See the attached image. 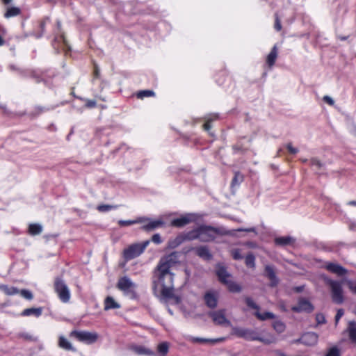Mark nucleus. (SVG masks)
<instances>
[{"mask_svg":"<svg viewBox=\"0 0 356 356\" xmlns=\"http://www.w3.org/2000/svg\"><path fill=\"white\" fill-rule=\"evenodd\" d=\"M178 260L177 252L161 259L153 279V290L156 296L163 298L173 297L174 274L170 271V268L178 262Z\"/></svg>","mask_w":356,"mask_h":356,"instance_id":"obj_1","label":"nucleus"},{"mask_svg":"<svg viewBox=\"0 0 356 356\" xmlns=\"http://www.w3.org/2000/svg\"><path fill=\"white\" fill-rule=\"evenodd\" d=\"M216 229L211 226H200L186 233L188 240L199 239L203 242H209L215 239L218 234Z\"/></svg>","mask_w":356,"mask_h":356,"instance_id":"obj_2","label":"nucleus"},{"mask_svg":"<svg viewBox=\"0 0 356 356\" xmlns=\"http://www.w3.org/2000/svg\"><path fill=\"white\" fill-rule=\"evenodd\" d=\"M117 287L129 298L135 299L137 298V285L129 277L124 276L120 278Z\"/></svg>","mask_w":356,"mask_h":356,"instance_id":"obj_3","label":"nucleus"},{"mask_svg":"<svg viewBox=\"0 0 356 356\" xmlns=\"http://www.w3.org/2000/svg\"><path fill=\"white\" fill-rule=\"evenodd\" d=\"M216 274L219 280L225 284L231 292H240L241 286L231 280V275L229 274L223 266H218L216 269Z\"/></svg>","mask_w":356,"mask_h":356,"instance_id":"obj_4","label":"nucleus"},{"mask_svg":"<svg viewBox=\"0 0 356 356\" xmlns=\"http://www.w3.org/2000/svg\"><path fill=\"white\" fill-rule=\"evenodd\" d=\"M54 290L60 300L63 303H67L71 298L69 287L60 277H56L54 281Z\"/></svg>","mask_w":356,"mask_h":356,"instance_id":"obj_5","label":"nucleus"},{"mask_svg":"<svg viewBox=\"0 0 356 356\" xmlns=\"http://www.w3.org/2000/svg\"><path fill=\"white\" fill-rule=\"evenodd\" d=\"M149 243V241H145L141 243H134L129 245L124 250L123 256L124 259L128 261L138 257L144 252Z\"/></svg>","mask_w":356,"mask_h":356,"instance_id":"obj_6","label":"nucleus"},{"mask_svg":"<svg viewBox=\"0 0 356 356\" xmlns=\"http://www.w3.org/2000/svg\"><path fill=\"white\" fill-rule=\"evenodd\" d=\"M327 283L330 287L333 302L341 304L343 302L342 283L332 280H327Z\"/></svg>","mask_w":356,"mask_h":356,"instance_id":"obj_7","label":"nucleus"},{"mask_svg":"<svg viewBox=\"0 0 356 356\" xmlns=\"http://www.w3.org/2000/svg\"><path fill=\"white\" fill-rule=\"evenodd\" d=\"M71 337H74L79 341L85 343L91 344L95 343L98 339V334L87 331H72L70 333Z\"/></svg>","mask_w":356,"mask_h":356,"instance_id":"obj_8","label":"nucleus"},{"mask_svg":"<svg viewBox=\"0 0 356 356\" xmlns=\"http://www.w3.org/2000/svg\"><path fill=\"white\" fill-rule=\"evenodd\" d=\"M225 309H219L211 312L209 316L211 318L213 322L217 325L225 327H230L232 323L229 319L227 318Z\"/></svg>","mask_w":356,"mask_h":356,"instance_id":"obj_9","label":"nucleus"},{"mask_svg":"<svg viewBox=\"0 0 356 356\" xmlns=\"http://www.w3.org/2000/svg\"><path fill=\"white\" fill-rule=\"evenodd\" d=\"M232 334L248 341H255L257 332L253 330L234 327L232 328Z\"/></svg>","mask_w":356,"mask_h":356,"instance_id":"obj_10","label":"nucleus"},{"mask_svg":"<svg viewBox=\"0 0 356 356\" xmlns=\"http://www.w3.org/2000/svg\"><path fill=\"white\" fill-rule=\"evenodd\" d=\"M197 220V216L194 213H188L174 219L171 225L174 227H181Z\"/></svg>","mask_w":356,"mask_h":356,"instance_id":"obj_11","label":"nucleus"},{"mask_svg":"<svg viewBox=\"0 0 356 356\" xmlns=\"http://www.w3.org/2000/svg\"><path fill=\"white\" fill-rule=\"evenodd\" d=\"M187 339L193 343H202V344L213 345L217 343L223 341L225 340V338L220 337V338L211 339V338H202V337H195L189 336V337H188Z\"/></svg>","mask_w":356,"mask_h":356,"instance_id":"obj_12","label":"nucleus"},{"mask_svg":"<svg viewBox=\"0 0 356 356\" xmlns=\"http://www.w3.org/2000/svg\"><path fill=\"white\" fill-rule=\"evenodd\" d=\"M292 310L296 312H311L314 309V307L306 299L302 298L300 299L298 305L292 307Z\"/></svg>","mask_w":356,"mask_h":356,"instance_id":"obj_13","label":"nucleus"},{"mask_svg":"<svg viewBox=\"0 0 356 356\" xmlns=\"http://www.w3.org/2000/svg\"><path fill=\"white\" fill-rule=\"evenodd\" d=\"M318 337L314 332H306L300 338V341L302 343L306 346H314L316 344L318 341Z\"/></svg>","mask_w":356,"mask_h":356,"instance_id":"obj_14","label":"nucleus"},{"mask_svg":"<svg viewBox=\"0 0 356 356\" xmlns=\"http://www.w3.org/2000/svg\"><path fill=\"white\" fill-rule=\"evenodd\" d=\"M145 219V222L147 223L142 227V229L144 230H153L164 225V222L161 219L151 220L146 218Z\"/></svg>","mask_w":356,"mask_h":356,"instance_id":"obj_15","label":"nucleus"},{"mask_svg":"<svg viewBox=\"0 0 356 356\" xmlns=\"http://www.w3.org/2000/svg\"><path fill=\"white\" fill-rule=\"evenodd\" d=\"M218 295L216 291H208L204 295V301L206 305L210 308H214L217 306Z\"/></svg>","mask_w":356,"mask_h":356,"instance_id":"obj_16","label":"nucleus"},{"mask_svg":"<svg viewBox=\"0 0 356 356\" xmlns=\"http://www.w3.org/2000/svg\"><path fill=\"white\" fill-rule=\"evenodd\" d=\"M326 268L337 275H343L346 273L347 270L341 266L335 263H329L326 265Z\"/></svg>","mask_w":356,"mask_h":356,"instance_id":"obj_17","label":"nucleus"},{"mask_svg":"<svg viewBox=\"0 0 356 356\" xmlns=\"http://www.w3.org/2000/svg\"><path fill=\"white\" fill-rule=\"evenodd\" d=\"M185 240H188L186 238V234L185 235H179L176 236L175 238L170 239L168 241V246L170 249H174L179 246Z\"/></svg>","mask_w":356,"mask_h":356,"instance_id":"obj_18","label":"nucleus"},{"mask_svg":"<svg viewBox=\"0 0 356 356\" xmlns=\"http://www.w3.org/2000/svg\"><path fill=\"white\" fill-rule=\"evenodd\" d=\"M195 251L200 257L205 260L211 259V254L206 246L198 247L195 248Z\"/></svg>","mask_w":356,"mask_h":356,"instance_id":"obj_19","label":"nucleus"},{"mask_svg":"<svg viewBox=\"0 0 356 356\" xmlns=\"http://www.w3.org/2000/svg\"><path fill=\"white\" fill-rule=\"evenodd\" d=\"M347 332L351 341L356 344V323L355 321L348 323Z\"/></svg>","mask_w":356,"mask_h":356,"instance_id":"obj_20","label":"nucleus"},{"mask_svg":"<svg viewBox=\"0 0 356 356\" xmlns=\"http://www.w3.org/2000/svg\"><path fill=\"white\" fill-rule=\"evenodd\" d=\"M277 57V48L275 45L266 58V63L271 67L275 63Z\"/></svg>","mask_w":356,"mask_h":356,"instance_id":"obj_21","label":"nucleus"},{"mask_svg":"<svg viewBox=\"0 0 356 356\" xmlns=\"http://www.w3.org/2000/svg\"><path fill=\"white\" fill-rule=\"evenodd\" d=\"M58 346L60 348L67 350H74L72 343L63 336L59 337Z\"/></svg>","mask_w":356,"mask_h":356,"instance_id":"obj_22","label":"nucleus"},{"mask_svg":"<svg viewBox=\"0 0 356 356\" xmlns=\"http://www.w3.org/2000/svg\"><path fill=\"white\" fill-rule=\"evenodd\" d=\"M256 337L257 339L255 341H261L264 344H270L276 341L275 337L268 334L264 336H259V334L257 333Z\"/></svg>","mask_w":356,"mask_h":356,"instance_id":"obj_23","label":"nucleus"},{"mask_svg":"<svg viewBox=\"0 0 356 356\" xmlns=\"http://www.w3.org/2000/svg\"><path fill=\"white\" fill-rule=\"evenodd\" d=\"M42 312V308H40V307L28 308V309H24L22 312V315L25 316L33 315L36 317H39L40 316H41Z\"/></svg>","mask_w":356,"mask_h":356,"instance_id":"obj_24","label":"nucleus"},{"mask_svg":"<svg viewBox=\"0 0 356 356\" xmlns=\"http://www.w3.org/2000/svg\"><path fill=\"white\" fill-rule=\"evenodd\" d=\"M0 290H1L5 294L8 296H13L18 294L19 290L14 286H9L8 285L1 284L0 285Z\"/></svg>","mask_w":356,"mask_h":356,"instance_id":"obj_25","label":"nucleus"},{"mask_svg":"<svg viewBox=\"0 0 356 356\" xmlns=\"http://www.w3.org/2000/svg\"><path fill=\"white\" fill-rule=\"evenodd\" d=\"M266 273L268 277L271 281V285L275 286L277 284V279L272 266H267L266 267Z\"/></svg>","mask_w":356,"mask_h":356,"instance_id":"obj_26","label":"nucleus"},{"mask_svg":"<svg viewBox=\"0 0 356 356\" xmlns=\"http://www.w3.org/2000/svg\"><path fill=\"white\" fill-rule=\"evenodd\" d=\"M42 232V226L40 224L33 223L29 226V233L32 236L40 234Z\"/></svg>","mask_w":356,"mask_h":356,"instance_id":"obj_27","label":"nucleus"},{"mask_svg":"<svg viewBox=\"0 0 356 356\" xmlns=\"http://www.w3.org/2000/svg\"><path fill=\"white\" fill-rule=\"evenodd\" d=\"M145 218L140 217V218H138L136 220H120L118 221V224L120 226H122V227L129 226V225L137 224V223H145Z\"/></svg>","mask_w":356,"mask_h":356,"instance_id":"obj_28","label":"nucleus"},{"mask_svg":"<svg viewBox=\"0 0 356 356\" xmlns=\"http://www.w3.org/2000/svg\"><path fill=\"white\" fill-rule=\"evenodd\" d=\"M134 350L138 355H154V353L153 351L143 346L134 347Z\"/></svg>","mask_w":356,"mask_h":356,"instance_id":"obj_29","label":"nucleus"},{"mask_svg":"<svg viewBox=\"0 0 356 356\" xmlns=\"http://www.w3.org/2000/svg\"><path fill=\"white\" fill-rule=\"evenodd\" d=\"M120 307V305L117 303L111 297H107L105 300L104 308L106 310L111 309H117Z\"/></svg>","mask_w":356,"mask_h":356,"instance_id":"obj_30","label":"nucleus"},{"mask_svg":"<svg viewBox=\"0 0 356 356\" xmlns=\"http://www.w3.org/2000/svg\"><path fill=\"white\" fill-rule=\"evenodd\" d=\"M292 241L293 238L290 236L277 237L275 239V243L280 245H286L290 244Z\"/></svg>","mask_w":356,"mask_h":356,"instance_id":"obj_31","label":"nucleus"},{"mask_svg":"<svg viewBox=\"0 0 356 356\" xmlns=\"http://www.w3.org/2000/svg\"><path fill=\"white\" fill-rule=\"evenodd\" d=\"M169 346L166 342L161 343L157 346V352L159 356H165L168 352Z\"/></svg>","mask_w":356,"mask_h":356,"instance_id":"obj_32","label":"nucleus"},{"mask_svg":"<svg viewBox=\"0 0 356 356\" xmlns=\"http://www.w3.org/2000/svg\"><path fill=\"white\" fill-rule=\"evenodd\" d=\"M256 316L260 320L264 321L266 319H272L275 317L272 312H264L263 314L259 313L258 311L255 312Z\"/></svg>","mask_w":356,"mask_h":356,"instance_id":"obj_33","label":"nucleus"},{"mask_svg":"<svg viewBox=\"0 0 356 356\" xmlns=\"http://www.w3.org/2000/svg\"><path fill=\"white\" fill-rule=\"evenodd\" d=\"M19 14V9L16 7H12L7 10L6 13H5L4 16L6 18H9L11 17L16 16Z\"/></svg>","mask_w":356,"mask_h":356,"instance_id":"obj_34","label":"nucleus"},{"mask_svg":"<svg viewBox=\"0 0 356 356\" xmlns=\"http://www.w3.org/2000/svg\"><path fill=\"white\" fill-rule=\"evenodd\" d=\"M117 208H118V206L110 205V204H101L97 207V210L99 212H108L111 210L115 209Z\"/></svg>","mask_w":356,"mask_h":356,"instance_id":"obj_35","label":"nucleus"},{"mask_svg":"<svg viewBox=\"0 0 356 356\" xmlns=\"http://www.w3.org/2000/svg\"><path fill=\"white\" fill-rule=\"evenodd\" d=\"M273 326L275 330L278 333H282L285 330V325L280 321H275Z\"/></svg>","mask_w":356,"mask_h":356,"instance_id":"obj_36","label":"nucleus"},{"mask_svg":"<svg viewBox=\"0 0 356 356\" xmlns=\"http://www.w3.org/2000/svg\"><path fill=\"white\" fill-rule=\"evenodd\" d=\"M218 118L217 115L216 114H213V115H211L209 117H208L206 120V122L204 124V129L206 130V131H209L210 129H211V122L213 120H215Z\"/></svg>","mask_w":356,"mask_h":356,"instance_id":"obj_37","label":"nucleus"},{"mask_svg":"<svg viewBox=\"0 0 356 356\" xmlns=\"http://www.w3.org/2000/svg\"><path fill=\"white\" fill-rule=\"evenodd\" d=\"M154 95V92L152 90H147L140 91L137 94V97L140 99H143L144 97H152Z\"/></svg>","mask_w":356,"mask_h":356,"instance_id":"obj_38","label":"nucleus"},{"mask_svg":"<svg viewBox=\"0 0 356 356\" xmlns=\"http://www.w3.org/2000/svg\"><path fill=\"white\" fill-rule=\"evenodd\" d=\"M255 258L252 254H248L245 257V264L247 266L253 268L254 266Z\"/></svg>","mask_w":356,"mask_h":356,"instance_id":"obj_39","label":"nucleus"},{"mask_svg":"<svg viewBox=\"0 0 356 356\" xmlns=\"http://www.w3.org/2000/svg\"><path fill=\"white\" fill-rule=\"evenodd\" d=\"M19 293L26 300H32L33 298L32 293L27 289H22L19 291Z\"/></svg>","mask_w":356,"mask_h":356,"instance_id":"obj_40","label":"nucleus"},{"mask_svg":"<svg viewBox=\"0 0 356 356\" xmlns=\"http://www.w3.org/2000/svg\"><path fill=\"white\" fill-rule=\"evenodd\" d=\"M325 356H340L339 350L336 347L330 348Z\"/></svg>","mask_w":356,"mask_h":356,"instance_id":"obj_41","label":"nucleus"},{"mask_svg":"<svg viewBox=\"0 0 356 356\" xmlns=\"http://www.w3.org/2000/svg\"><path fill=\"white\" fill-rule=\"evenodd\" d=\"M346 284L350 291L356 294V281L347 280Z\"/></svg>","mask_w":356,"mask_h":356,"instance_id":"obj_42","label":"nucleus"},{"mask_svg":"<svg viewBox=\"0 0 356 356\" xmlns=\"http://www.w3.org/2000/svg\"><path fill=\"white\" fill-rule=\"evenodd\" d=\"M242 175L240 173L236 172L234 175V177L232 179V185L234 186V184H238L240 182L242 181Z\"/></svg>","mask_w":356,"mask_h":356,"instance_id":"obj_43","label":"nucleus"},{"mask_svg":"<svg viewBox=\"0 0 356 356\" xmlns=\"http://www.w3.org/2000/svg\"><path fill=\"white\" fill-rule=\"evenodd\" d=\"M245 302L248 305V306L251 307V308H253V309H259V307L256 305V303L250 298H247L245 299Z\"/></svg>","mask_w":356,"mask_h":356,"instance_id":"obj_44","label":"nucleus"},{"mask_svg":"<svg viewBox=\"0 0 356 356\" xmlns=\"http://www.w3.org/2000/svg\"><path fill=\"white\" fill-rule=\"evenodd\" d=\"M344 314V311L343 309H339L337 310V315L335 316V323L336 324L338 323L339 321L340 320V318L343 316V315Z\"/></svg>","mask_w":356,"mask_h":356,"instance_id":"obj_45","label":"nucleus"},{"mask_svg":"<svg viewBox=\"0 0 356 356\" xmlns=\"http://www.w3.org/2000/svg\"><path fill=\"white\" fill-rule=\"evenodd\" d=\"M232 256L234 259H241L243 258V256L241 254L240 250L238 249H235L232 251Z\"/></svg>","mask_w":356,"mask_h":356,"instance_id":"obj_46","label":"nucleus"},{"mask_svg":"<svg viewBox=\"0 0 356 356\" xmlns=\"http://www.w3.org/2000/svg\"><path fill=\"white\" fill-rule=\"evenodd\" d=\"M311 165L313 168H319L321 166V163L316 159H312L310 161Z\"/></svg>","mask_w":356,"mask_h":356,"instance_id":"obj_47","label":"nucleus"},{"mask_svg":"<svg viewBox=\"0 0 356 356\" xmlns=\"http://www.w3.org/2000/svg\"><path fill=\"white\" fill-rule=\"evenodd\" d=\"M152 241L156 244H160L162 242L161 236L159 234H154L152 236Z\"/></svg>","mask_w":356,"mask_h":356,"instance_id":"obj_48","label":"nucleus"},{"mask_svg":"<svg viewBox=\"0 0 356 356\" xmlns=\"http://www.w3.org/2000/svg\"><path fill=\"white\" fill-rule=\"evenodd\" d=\"M286 148L291 154H295L298 153V149L292 146L291 143L287 144Z\"/></svg>","mask_w":356,"mask_h":356,"instance_id":"obj_49","label":"nucleus"},{"mask_svg":"<svg viewBox=\"0 0 356 356\" xmlns=\"http://www.w3.org/2000/svg\"><path fill=\"white\" fill-rule=\"evenodd\" d=\"M274 26H275V29H276V31H279L282 29V25H281L280 21L277 15L275 16V22Z\"/></svg>","mask_w":356,"mask_h":356,"instance_id":"obj_50","label":"nucleus"},{"mask_svg":"<svg viewBox=\"0 0 356 356\" xmlns=\"http://www.w3.org/2000/svg\"><path fill=\"white\" fill-rule=\"evenodd\" d=\"M237 231L238 232H254L256 233V230L254 227H250V228H240L238 229Z\"/></svg>","mask_w":356,"mask_h":356,"instance_id":"obj_51","label":"nucleus"},{"mask_svg":"<svg viewBox=\"0 0 356 356\" xmlns=\"http://www.w3.org/2000/svg\"><path fill=\"white\" fill-rule=\"evenodd\" d=\"M323 100L327 103L329 105H331L332 106L334 103V100L332 99V97H329V96H325L323 97Z\"/></svg>","mask_w":356,"mask_h":356,"instance_id":"obj_52","label":"nucleus"},{"mask_svg":"<svg viewBox=\"0 0 356 356\" xmlns=\"http://www.w3.org/2000/svg\"><path fill=\"white\" fill-rule=\"evenodd\" d=\"M316 318L318 323H323L325 322V317L323 314H317Z\"/></svg>","mask_w":356,"mask_h":356,"instance_id":"obj_53","label":"nucleus"},{"mask_svg":"<svg viewBox=\"0 0 356 356\" xmlns=\"http://www.w3.org/2000/svg\"><path fill=\"white\" fill-rule=\"evenodd\" d=\"M95 105H96V102L94 100H87V102H86V106L88 108L95 107Z\"/></svg>","mask_w":356,"mask_h":356,"instance_id":"obj_54","label":"nucleus"},{"mask_svg":"<svg viewBox=\"0 0 356 356\" xmlns=\"http://www.w3.org/2000/svg\"><path fill=\"white\" fill-rule=\"evenodd\" d=\"M275 353L277 356H286L280 350H275Z\"/></svg>","mask_w":356,"mask_h":356,"instance_id":"obj_55","label":"nucleus"},{"mask_svg":"<svg viewBox=\"0 0 356 356\" xmlns=\"http://www.w3.org/2000/svg\"><path fill=\"white\" fill-rule=\"evenodd\" d=\"M94 74H95V77H98L99 76V70L97 69V67H95Z\"/></svg>","mask_w":356,"mask_h":356,"instance_id":"obj_56","label":"nucleus"},{"mask_svg":"<svg viewBox=\"0 0 356 356\" xmlns=\"http://www.w3.org/2000/svg\"><path fill=\"white\" fill-rule=\"evenodd\" d=\"M348 204L356 207V201H350V202H348Z\"/></svg>","mask_w":356,"mask_h":356,"instance_id":"obj_57","label":"nucleus"},{"mask_svg":"<svg viewBox=\"0 0 356 356\" xmlns=\"http://www.w3.org/2000/svg\"><path fill=\"white\" fill-rule=\"evenodd\" d=\"M3 3H6V4H8L10 2H11L12 0H3Z\"/></svg>","mask_w":356,"mask_h":356,"instance_id":"obj_58","label":"nucleus"},{"mask_svg":"<svg viewBox=\"0 0 356 356\" xmlns=\"http://www.w3.org/2000/svg\"><path fill=\"white\" fill-rule=\"evenodd\" d=\"M175 301L176 303H178L179 302V298L178 297H175Z\"/></svg>","mask_w":356,"mask_h":356,"instance_id":"obj_59","label":"nucleus"},{"mask_svg":"<svg viewBox=\"0 0 356 356\" xmlns=\"http://www.w3.org/2000/svg\"><path fill=\"white\" fill-rule=\"evenodd\" d=\"M3 44V38L0 36V46L2 45Z\"/></svg>","mask_w":356,"mask_h":356,"instance_id":"obj_60","label":"nucleus"},{"mask_svg":"<svg viewBox=\"0 0 356 356\" xmlns=\"http://www.w3.org/2000/svg\"><path fill=\"white\" fill-rule=\"evenodd\" d=\"M168 312H169L171 314H172V311H171L170 309H168Z\"/></svg>","mask_w":356,"mask_h":356,"instance_id":"obj_61","label":"nucleus"}]
</instances>
